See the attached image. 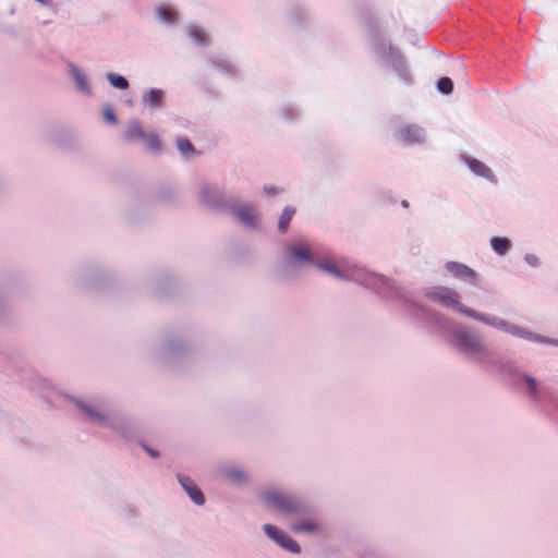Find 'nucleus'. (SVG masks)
<instances>
[{"mask_svg": "<svg viewBox=\"0 0 558 558\" xmlns=\"http://www.w3.org/2000/svg\"><path fill=\"white\" fill-rule=\"evenodd\" d=\"M234 216L239 221L248 227H254L257 220V216L254 208L247 205H244L234 210Z\"/></svg>", "mask_w": 558, "mask_h": 558, "instance_id": "9b49d317", "label": "nucleus"}, {"mask_svg": "<svg viewBox=\"0 0 558 558\" xmlns=\"http://www.w3.org/2000/svg\"><path fill=\"white\" fill-rule=\"evenodd\" d=\"M426 296L448 308L484 320L476 312L463 306L460 302V295L457 291L447 287H435L426 292Z\"/></svg>", "mask_w": 558, "mask_h": 558, "instance_id": "20e7f679", "label": "nucleus"}, {"mask_svg": "<svg viewBox=\"0 0 558 558\" xmlns=\"http://www.w3.org/2000/svg\"><path fill=\"white\" fill-rule=\"evenodd\" d=\"M107 77L111 85L116 88L126 89L129 87V82L123 76L117 75L114 73H109Z\"/></svg>", "mask_w": 558, "mask_h": 558, "instance_id": "412c9836", "label": "nucleus"}, {"mask_svg": "<svg viewBox=\"0 0 558 558\" xmlns=\"http://www.w3.org/2000/svg\"><path fill=\"white\" fill-rule=\"evenodd\" d=\"M399 138L404 143H420L423 140V134L418 128L407 125L400 130Z\"/></svg>", "mask_w": 558, "mask_h": 558, "instance_id": "f8f14e48", "label": "nucleus"}, {"mask_svg": "<svg viewBox=\"0 0 558 558\" xmlns=\"http://www.w3.org/2000/svg\"><path fill=\"white\" fill-rule=\"evenodd\" d=\"M402 205L408 207V203L405 201L402 202Z\"/></svg>", "mask_w": 558, "mask_h": 558, "instance_id": "c9c22d12", "label": "nucleus"}, {"mask_svg": "<svg viewBox=\"0 0 558 558\" xmlns=\"http://www.w3.org/2000/svg\"><path fill=\"white\" fill-rule=\"evenodd\" d=\"M209 193H210V189L209 187L202 189V198L207 204L210 203Z\"/></svg>", "mask_w": 558, "mask_h": 558, "instance_id": "c756f323", "label": "nucleus"}, {"mask_svg": "<svg viewBox=\"0 0 558 558\" xmlns=\"http://www.w3.org/2000/svg\"><path fill=\"white\" fill-rule=\"evenodd\" d=\"M490 327L530 342H536L558 348V339L533 332L524 327L512 324L495 315H490Z\"/></svg>", "mask_w": 558, "mask_h": 558, "instance_id": "7ed1b4c3", "label": "nucleus"}, {"mask_svg": "<svg viewBox=\"0 0 558 558\" xmlns=\"http://www.w3.org/2000/svg\"><path fill=\"white\" fill-rule=\"evenodd\" d=\"M295 210L290 207H286L279 218L278 229L281 232H286L288 230L289 223L294 215Z\"/></svg>", "mask_w": 558, "mask_h": 558, "instance_id": "a211bd4d", "label": "nucleus"}, {"mask_svg": "<svg viewBox=\"0 0 558 558\" xmlns=\"http://www.w3.org/2000/svg\"><path fill=\"white\" fill-rule=\"evenodd\" d=\"M177 147L184 157H189L196 153L193 144L186 137H178Z\"/></svg>", "mask_w": 558, "mask_h": 558, "instance_id": "f3484780", "label": "nucleus"}, {"mask_svg": "<svg viewBox=\"0 0 558 558\" xmlns=\"http://www.w3.org/2000/svg\"><path fill=\"white\" fill-rule=\"evenodd\" d=\"M144 449H145V450H146V452H147L150 457H153V458H157V457L159 456L158 451H156V450H154V449H150V448H147V447H145Z\"/></svg>", "mask_w": 558, "mask_h": 558, "instance_id": "7c9ffc66", "label": "nucleus"}, {"mask_svg": "<svg viewBox=\"0 0 558 558\" xmlns=\"http://www.w3.org/2000/svg\"><path fill=\"white\" fill-rule=\"evenodd\" d=\"M147 147L151 150H160L161 143L158 135L155 132L146 133V138H144Z\"/></svg>", "mask_w": 558, "mask_h": 558, "instance_id": "4be33fe9", "label": "nucleus"}, {"mask_svg": "<svg viewBox=\"0 0 558 558\" xmlns=\"http://www.w3.org/2000/svg\"><path fill=\"white\" fill-rule=\"evenodd\" d=\"M227 476L231 480V481H234V482H242L245 480V475L243 472L239 471V470H230L228 473H227Z\"/></svg>", "mask_w": 558, "mask_h": 558, "instance_id": "bb28decb", "label": "nucleus"}, {"mask_svg": "<svg viewBox=\"0 0 558 558\" xmlns=\"http://www.w3.org/2000/svg\"><path fill=\"white\" fill-rule=\"evenodd\" d=\"M437 87L442 94H450L453 89V83L449 77H441L438 81Z\"/></svg>", "mask_w": 558, "mask_h": 558, "instance_id": "b1692460", "label": "nucleus"}, {"mask_svg": "<svg viewBox=\"0 0 558 558\" xmlns=\"http://www.w3.org/2000/svg\"><path fill=\"white\" fill-rule=\"evenodd\" d=\"M76 80H77V82H78V84H80L81 86H83V85H84V83H85V77H84V76L77 75V76H76Z\"/></svg>", "mask_w": 558, "mask_h": 558, "instance_id": "72a5a7b5", "label": "nucleus"}, {"mask_svg": "<svg viewBox=\"0 0 558 558\" xmlns=\"http://www.w3.org/2000/svg\"><path fill=\"white\" fill-rule=\"evenodd\" d=\"M77 407L85 413V415L95 422H104L105 415L101 414L98 410H96L94 407L77 402Z\"/></svg>", "mask_w": 558, "mask_h": 558, "instance_id": "dca6fc26", "label": "nucleus"}, {"mask_svg": "<svg viewBox=\"0 0 558 558\" xmlns=\"http://www.w3.org/2000/svg\"><path fill=\"white\" fill-rule=\"evenodd\" d=\"M178 480L193 502H195L196 505L204 504L205 499L203 493L197 488V486L190 477L179 475Z\"/></svg>", "mask_w": 558, "mask_h": 558, "instance_id": "0eeeda50", "label": "nucleus"}, {"mask_svg": "<svg viewBox=\"0 0 558 558\" xmlns=\"http://www.w3.org/2000/svg\"><path fill=\"white\" fill-rule=\"evenodd\" d=\"M287 254H288L289 259L292 263H298V262L314 263V259L312 257L310 250L302 245L290 246L287 250Z\"/></svg>", "mask_w": 558, "mask_h": 558, "instance_id": "1a4fd4ad", "label": "nucleus"}, {"mask_svg": "<svg viewBox=\"0 0 558 558\" xmlns=\"http://www.w3.org/2000/svg\"><path fill=\"white\" fill-rule=\"evenodd\" d=\"M490 184H497V178L496 175L493 173V171L490 170Z\"/></svg>", "mask_w": 558, "mask_h": 558, "instance_id": "473e14b6", "label": "nucleus"}, {"mask_svg": "<svg viewBox=\"0 0 558 558\" xmlns=\"http://www.w3.org/2000/svg\"><path fill=\"white\" fill-rule=\"evenodd\" d=\"M162 92L160 89H150L144 96V101L150 105L151 107H158L161 102Z\"/></svg>", "mask_w": 558, "mask_h": 558, "instance_id": "6ab92c4d", "label": "nucleus"}, {"mask_svg": "<svg viewBox=\"0 0 558 558\" xmlns=\"http://www.w3.org/2000/svg\"><path fill=\"white\" fill-rule=\"evenodd\" d=\"M446 268L456 277L464 279L466 281L474 282L476 279L475 272L463 264L457 262H449L446 264Z\"/></svg>", "mask_w": 558, "mask_h": 558, "instance_id": "6e6552de", "label": "nucleus"}, {"mask_svg": "<svg viewBox=\"0 0 558 558\" xmlns=\"http://www.w3.org/2000/svg\"><path fill=\"white\" fill-rule=\"evenodd\" d=\"M291 530L294 533H315L319 530V524L314 520L295 522L291 525Z\"/></svg>", "mask_w": 558, "mask_h": 558, "instance_id": "4468645a", "label": "nucleus"}, {"mask_svg": "<svg viewBox=\"0 0 558 558\" xmlns=\"http://www.w3.org/2000/svg\"><path fill=\"white\" fill-rule=\"evenodd\" d=\"M265 192L268 193V194H276L278 191L276 187H270V186H265L264 187Z\"/></svg>", "mask_w": 558, "mask_h": 558, "instance_id": "2f4dec72", "label": "nucleus"}, {"mask_svg": "<svg viewBox=\"0 0 558 558\" xmlns=\"http://www.w3.org/2000/svg\"><path fill=\"white\" fill-rule=\"evenodd\" d=\"M500 372L502 380L509 389L524 396L530 402L548 413L550 411L558 413V398L550 387L510 362L502 363Z\"/></svg>", "mask_w": 558, "mask_h": 558, "instance_id": "f257e3e1", "label": "nucleus"}, {"mask_svg": "<svg viewBox=\"0 0 558 558\" xmlns=\"http://www.w3.org/2000/svg\"><path fill=\"white\" fill-rule=\"evenodd\" d=\"M157 14L167 23H174L177 21V13L171 8L160 7L157 9Z\"/></svg>", "mask_w": 558, "mask_h": 558, "instance_id": "aec40b11", "label": "nucleus"}, {"mask_svg": "<svg viewBox=\"0 0 558 558\" xmlns=\"http://www.w3.org/2000/svg\"><path fill=\"white\" fill-rule=\"evenodd\" d=\"M36 1L46 4V3H48L49 0H36Z\"/></svg>", "mask_w": 558, "mask_h": 558, "instance_id": "f704fd0d", "label": "nucleus"}, {"mask_svg": "<svg viewBox=\"0 0 558 558\" xmlns=\"http://www.w3.org/2000/svg\"><path fill=\"white\" fill-rule=\"evenodd\" d=\"M190 37L197 44V45H205L206 44V33L201 28H193L190 32Z\"/></svg>", "mask_w": 558, "mask_h": 558, "instance_id": "393cba45", "label": "nucleus"}, {"mask_svg": "<svg viewBox=\"0 0 558 558\" xmlns=\"http://www.w3.org/2000/svg\"><path fill=\"white\" fill-rule=\"evenodd\" d=\"M512 241L508 236H490V248L499 256H506L512 248Z\"/></svg>", "mask_w": 558, "mask_h": 558, "instance_id": "9d476101", "label": "nucleus"}, {"mask_svg": "<svg viewBox=\"0 0 558 558\" xmlns=\"http://www.w3.org/2000/svg\"><path fill=\"white\" fill-rule=\"evenodd\" d=\"M465 161L475 174L485 175L486 167L483 162L473 158H466Z\"/></svg>", "mask_w": 558, "mask_h": 558, "instance_id": "5701e85b", "label": "nucleus"}, {"mask_svg": "<svg viewBox=\"0 0 558 558\" xmlns=\"http://www.w3.org/2000/svg\"><path fill=\"white\" fill-rule=\"evenodd\" d=\"M396 69L399 71L400 75L404 78V80H409L410 78V74L404 65V62L399 59L396 63Z\"/></svg>", "mask_w": 558, "mask_h": 558, "instance_id": "cd10ccee", "label": "nucleus"}, {"mask_svg": "<svg viewBox=\"0 0 558 558\" xmlns=\"http://www.w3.org/2000/svg\"><path fill=\"white\" fill-rule=\"evenodd\" d=\"M454 344L468 355H475L482 349V343L476 336L462 330L456 332Z\"/></svg>", "mask_w": 558, "mask_h": 558, "instance_id": "423d86ee", "label": "nucleus"}, {"mask_svg": "<svg viewBox=\"0 0 558 558\" xmlns=\"http://www.w3.org/2000/svg\"><path fill=\"white\" fill-rule=\"evenodd\" d=\"M104 118L112 124L117 123V117L113 112V110L110 107H107L104 109Z\"/></svg>", "mask_w": 558, "mask_h": 558, "instance_id": "c85d7f7f", "label": "nucleus"}, {"mask_svg": "<svg viewBox=\"0 0 558 558\" xmlns=\"http://www.w3.org/2000/svg\"><path fill=\"white\" fill-rule=\"evenodd\" d=\"M260 499L267 507L286 515L305 513L307 508L300 498L274 488L264 490Z\"/></svg>", "mask_w": 558, "mask_h": 558, "instance_id": "f03ea898", "label": "nucleus"}, {"mask_svg": "<svg viewBox=\"0 0 558 558\" xmlns=\"http://www.w3.org/2000/svg\"><path fill=\"white\" fill-rule=\"evenodd\" d=\"M313 264L325 272H328L338 278L342 277V274L339 270V268L336 266V264L331 263L330 260H314Z\"/></svg>", "mask_w": 558, "mask_h": 558, "instance_id": "2eb2a0df", "label": "nucleus"}, {"mask_svg": "<svg viewBox=\"0 0 558 558\" xmlns=\"http://www.w3.org/2000/svg\"><path fill=\"white\" fill-rule=\"evenodd\" d=\"M263 530L269 538H271L286 550L293 554L300 553V545L283 531L279 530L277 526L267 523L264 524Z\"/></svg>", "mask_w": 558, "mask_h": 558, "instance_id": "39448f33", "label": "nucleus"}, {"mask_svg": "<svg viewBox=\"0 0 558 558\" xmlns=\"http://www.w3.org/2000/svg\"><path fill=\"white\" fill-rule=\"evenodd\" d=\"M146 138V132L143 130L141 123L136 120L130 121L125 132V140L129 142L143 141Z\"/></svg>", "mask_w": 558, "mask_h": 558, "instance_id": "ddd939ff", "label": "nucleus"}, {"mask_svg": "<svg viewBox=\"0 0 558 558\" xmlns=\"http://www.w3.org/2000/svg\"><path fill=\"white\" fill-rule=\"evenodd\" d=\"M524 260L533 268H537L541 266V259L533 253H526L524 255Z\"/></svg>", "mask_w": 558, "mask_h": 558, "instance_id": "a878e982", "label": "nucleus"}]
</instances>
